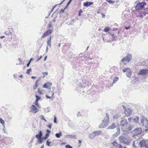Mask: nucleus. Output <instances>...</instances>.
<instances>
[{
    "mask_svg": "<svg viewBox=\"0 0 148 148\" xmlns=\"http://www.w3.org/2000/svg\"><path fill=\"white\" fill-rule=\"evenodd\" d=\"M49 136V134L48 133H47L45 135L44 137H43V139H44V140H46L48 138Z\"/></svg>",
    "mask_w": 148,
    "mask_h": 148,
    "instance_id": "c85d7f7f",
    "label": "nucleus"
},
{
    "mask_svg": "<svg viewBox=\"0 0 148 148\" xmlns=\"http://www.w3.org/2000/svg\"><path fill=\"white\" fill-rule=\"evenodd\" d=\"M130 28V27L128 26V27H125V29L126 30H127V29H129Z\"/></svg>",
    "mask_w": 148,
    "mask_h": 148,
    "instance_id": "680f3d73",
    "label": "nucleus"
},
{
    "mask_svg": "<svg viewBox=\"0 0 148 148\" xmlns=\"http://www.w3.org/2000/svg\"><path fill=\"white\" fill-rule=\"evenodd\" d=\"M106 1L110 3H114V2L111 0H106Z\"/></svg>",
    "mask_w": 148,
    "mask_h": 148,
    "instance_id": "79ce46f5",
    "label": "nucleus"
},
{
    "mask_svg": "<svg viewBox=\"0 0 148 148\" xmlns=\"http://www.w3.org/2000/svg\"><path fill=\"white\" fill-rule=\"evenodd\" d=\"M52 85V84L49 83H47L45 84L43 86L44 88H46L47 89H50Z\"/></svg>",
    "mask_w": 148,
    "mask_h": 148,
    "instance_id": "dca6fc26",
    "label": "nucleus"
},
{
    "mask_svg": "<svg viewBox=\"0 0 148 148\" xmlns=\"http://www.w3.org/2000/svg\"><path fill=\"white\" fill-rule=\"evenodd\" d=\"M77 116H81L80 112H78L77 113Z\"/></svg>",
    "mask_w": 148,
    "mask_h": 148,
    "instance_id": "864d4df0",
    "label": "nucleus"
},
{
    "mask_svg": "<svg viewBox=\"0 0 148 148\" xmlns=\"http://www.w3.org/2000/svg\"><path fill=\"white\" fill-rule=\"evenodd\" d=\"M66 148H72V147L70 146L69 145H66L65 146Z\"/></svg>",
    "mask_w": 148,
    "mask_h": 148,
    "instance_id": "de8ad7c7",
    "label": "nucleus"
},
{
    "mask_svg": "<svg viewBox=\"0 0 148 148\" xmlns=\"http://www.w3.org/2000/svg\"><path fill=\"white\" fill-rule=\"evenodd\" d=\"M106 116L104 118V119L102 120L101 123L99 125V128H104L107 126L109 123V117L108 114L106 113Z\"/></svg>",
    "mask_w": 148,
    "mask_h": 148,
    "instance_id": "7ed1b4c3",
    "label": "nucleus"
},
{
    "mask_svg": "<svg viewBox=\"0 0 148 148\" xmlns=\"http://www.w3.org/2000/svg\"><path fill=\"white\" fill-rule=\"evenodd\" d=\"M52 27V24L50 23L48 25V27L49 28H51Z\"/></svg>",
    "mask_w": 148,
    "mask_h": 148,
    "instance_id": "603ef678",
    "label": "nucleus"
},
{
    "mask_svg": "<svg viewBox=\"0 0 148 148\" xmlns=\"http://www.w3.org/2000/svg\"><path fill=\"white\" fill-rule=\"evenodd\" d=\"M121 120L120 125L121 126V128H124V126L127 125L129 123L127 121V118L125 116H124L122 118H121Z\"/></svg>",
    "mask_w": 148,
    "mask_h": 148,
    "instance_id": "39448f33",
    "label": "nucleus"
},
{
    "mask_svg": "<svg viewBox=\"0 0 148 148\" xmlns=\"http://www.w3.org/2000/svg\"><path fill=\"white\" fill-rule=\"evenodd\" d=\"M4 34H6V35H11L12 34V33L10 32H4Z\"/></svg>",
    "mask_w": 148,
    "mask_h": 148,
    "instance_id": "a19ab883",
    "label": "nucleus"
},
{
    "mask_svg": "<svg viewBox=\"0 0 148 148\" xmlns=\"http://www.w3.org/2000/svg\"><path fill=\"white\" fill-rule=\"evenodd\" d=\"M141 125L145 127L146 128L148 127V121L147 118L142 116L141 120Z\"/></svg>",
    "mask_w": 148,
    "mask_h": 148,
    "instance_id": "423d86ee",
    "label": "nucleus"
},
{
    "mask_svg": "<svg viewBox=\"0 0 148 148\" xmlns=\"http://www.w3.org/2000/svg\"><path fill=\"white\" fill-rule=\"evenodd\" d=\"M120 142L121 143L128 145L130 143V140L128 137V136L126 133H123L121 135L119 138Z\"/></svg>",
    "mask_w": 148,
    "mask_h": 148,
    "instance_id": "f257e3e1",
    "label": "nucleus"
},
{
    "mask_svg": "<svg viewBox=\"0 0 148 148\" xmlns=\"http://www.w3.org/2000/svg\"><path fill=\"white\" fill-rule=\"evenodd\" d=\"M109 29V27H107L104 29V31L105 32H107Z\"/></svg>",
    "mask_w": 148,
    "mask_h": 148,
    "instance_id": "4c0bfd02",
    "label": "nucleus"
},
{
    "mask_svg": "<svg viewBox=\"0 0 148 148\" xmlns=\"http://www.w3.org/2000/svg\"><path fill=\"white\" fill-rule=\"evenodd\" d=\"M44 110L45 112H48L50 111L49 110V107H47L46 108H45L44 109Z\"/></svg>",
    "mask_w": 148,
    "mask_h": 148,
    "instance_id": "e433bc0d",
    "label": "nucleus"
},
{
    "mask_svg": "<svg viewBox=\"0 0 148 148\" xmlns=\"http://www.w3.org/2000/svg\"><path fill=\"white\" fill-rule=\"evenodd\" d=\"M138 117L137 116H136L133 119V121L137 123L138 121Z\"/></svg>",
    "mask_w": 148,
    "mask_h": 148,
    "instance_id": "bb28decb",
    "label": "nucleus"
},
{
    "mask_svg": "<svg viewBox=\"0 0 148 148\" xmlns=\"http://www.w3.org/2000/svg\"><path fill=\"white\" fill-rule=\"evenodd\" d=\"M46 97L47 98V99H49H49H51V97L47 95H46Z\"/></svg>",
    "mask_w": 148,
    "mask_h": 148,
    "instance_id": "4d7b16f0",
    "label": "nucleus"
},
{
    "mask_svg": "<svg viewBox=\"0 0 148 148\" xmlns=\"http://www.w3.org/2000/svg\"><path fill=\"white\" fill-rule=\"evenodd\" d=\"M66 138H75L76 136L75 135L68 134L66 136Z\"/></svg>",
    "mask_w": 148,
    "mask_h": 148,
    "instance_id": "b1692460",
    "label": "nucleus"
},
{
    "mask_svg": "<svg viewBox=\"0 0 148 148\" xmlns=\"http://www.w3.org/2000/svg\"><path fill=\"white\" fill-rule=\"evenodd\" d=\"M93 3L92 2H90L87 1L86 2H85V3H84V5L85 7H88L90 6V5L93 4Z\"/></svg>",
    "mask_w": 148,
    "mask_h": 148,
    "instance_id": "6ab92c4d",
    "label": "nucleus"
},
{
    "mask_svg": "<svg viewBox=\"0 0 148 148\" xmlns=\"http://www.w3.org/2000/svg\"><path fill=\"white\" fill-rule=\"evenodd\" d=\"M42 133L41 131H40L39 132L38 134H37L35 136V137L37 139H40L42 138Z\"/></svg>",
    "mask_w": 148,
    "mask_h": 148,
    "instance_id": "a211bd4d",
    "label": "nucleus"
},
{
    "mask_svg": "<svg viewBox=\"0 0 148 148\" xmlns=\"http://www.w3.org/2000/svg\"><path fill=\"white\" fill-rule=\"evenodd\" d=\"M40 118L42 120H43L45 122H46L47 121L46 119L44 118V116L43 115H41L40 116Z\"/></svg>",
    "mask_w": 148,
    "mask_h": 148,
    "instance_id": "2f4dec72",
    "label": "nucleus"
},
{
    "mask_svg": "<svg viewBox=\"0 0 148 148\" xmlns=\"http://www.w3.org/2000/svg\"><path fill=\"white\" fill-rule=\"evenodd\" d=\"M130 69L128 68H125V69H123V71L125 73V72H126L128 71V70L129 69Z\"/></svg>",
    "mask_w": 148,
    "mask_h": 148,
    "instance_id": "58836bf2",
    "label": "nucleus"
},
{
    "mask_svg": "<svg viewBox=\"0 0 148 148\" xmlns=\"http://www.w3.org/2000/svg\"><path fill=\"white\" fill-rule=\"evenodd\" d=\"M35 97L36 98V100L37 101H38L39 100H40V99H41L40 97L38 95H36Z\"/></svg>",
    "mask_w": 148,
    "mask_h": 148,
    "instance_id": "72a5a7b5",
    "label": "nucleus"
},
{
    "mask_svg": "<svg viewBox=\"0 0 148 148\" xmlns=\"http://www.w3.org/2000/svg\"><path fill=\"white\" fill-rule=\"evenodd\" d=\"M48 47L47 46V47H46V53L48 51Z\"/></svg>",
    "mask_w": 148,
    "mask_h": 148,
    "instance_id": "052dcab7",
    "label": "nucleus"
},
{
    "mask_svg": "<svg viewBox=\"0 0 148 148\" xmlns=\"http://www.w3.org/2000/svg\"><path fill=\"white\" fill-rule=\"evenodd\" d=\"M146 2H142L137 3L136 7L135 8L137 10H140L144 8L145 5H146Z\"/></svg>",
    "mask_w": 148,
    "mask_h": 148,
    "instance_id": "0eeeda50",
    "label": "nucleus"
},
{
    "mask_svg": "<svg viewBox=\"0 0 148 148\" xmlns=\"http://www.w3.org/2000/svg\"><path fill=\"white\" fill-rule=\"evenodd\" d=\"M133 126L130 125V123L127 124V125H126L124 126V128L123 129V127L121 128V130L123 132L129 133L131 132V131Z\"/></svg>",
    "mask_w": 148,
    "mask_h": 148,
    "instance_id": "20e7f679",
    "label": "nucleus"
},
{
    "mask_svg": "<svg viewBox=\"0 0 148 148\" xmlns=\"http://www.w3.org/2000/svg\"><path fill=\"white\" fill-rule=\"evenodd\" d=\"M38 92L39 94L40 95H42V91L40 90L39 89H38Z\"/></svg>",
    "mask_w": 148,
    "mask_h": 148,
    "instance_id": "a18cd8bd",
    "label": "nucleus"
},
{
    "mask_svg": "<svg viewBox=\"0 0 148 148\" xmlns=\"http://www.w3.org/2000/svg\"><path fill=\"white\" fill-rule=\"evenodd\" d=\"M19 77L20 78H23V76L22 75H21L20 76H19Z\"/></svg>",
    "mask_w": 148,
    "mask_h": 148,
    "instance_id": "774afa93",
    "label": "nucleus"
},
{
    "mask_svg": "<svg viewBox=\"0 0 148 148\" xmlns=\"http://www.w3.org/2000/svg\"><path fill=\"white\" fill-rule=\"evenodd\" d=\"M125 112L126 115L128 116L131 114L132 110L131 109L128 108L127 109L125 110Z\"/></svg>",
    "mask_w": 148,
    "mask_h": 148,
    "instance_id": "f3484780",
    "label": "nucleus"
},
{
    "mask_svg": "<svg viewBox=\"0 0 148 148\" xmlns=\"http://www.w3.org/2000/svg\"><path fill=\"white\" fill-rule=\"evenodd\" d=\"M112 144L114 148H122V146L121 145L119 144L116 141L114 140L111 143Z\"/></svg>",
    "mask_w": 148,
    "mask_h": 148,
    "instance_id": "f8f14e48",
    "label": "nucleus"
},
{
    "mask_svg": "<svg viewBox=\"0 0 148 148\" xmlns=\"http://www.w3.org/2000/svg\"><path fill=\"white\" fill-rule=\"evenodd\" d=\"M51 142L49 141L48 140H47L46 141V145L48 146H50V144Z\"/></svg>",
    "mask_w": 148,
    "mask_h": 148,
    "instance_id": "f704fd0d",
    "label": "nucleus"
},
{
    "mask_svg": "<svg viewBox=\"0 0 148 148\" xmlns=\"http://www.w3.org/2000/svg\"><path fill=\"white\" fill-rule=\"evenodd\" d=\"M33 59V58H32L30 59V60H29V62H28V63L27 64V67H28L29 66L31 61Z\"/></svg>",
    "mask_w": 148,
    "mask_h": 148,
    "instance_id": "ea45409f",
    "label": "nucleus"
},
{
    "mask_svg": "<svg viewBox=\"0 0 148 148\" xmlns=\"http://www.w3.org/2000/svg\"><path fill=\"white\" fill-rule=\"evenodd\" d=\"M88 136L90 138H92L95 137V136L93 132L89 135Z\"/></svg>",
    "mask_w": 148,
    "mask_h": 148,
    "instance_id": "393cba45",
    "label": "nucleus"
},
{
    "mask_svg": "<svg viewBox=\"0 0 148 148\" xmlns=\"http://www.w3.org/2000/svg\"><path fill=\"white\" fill-rule=\"evenodd\" d=\"M65 9V8L64 9H62L61 10L60 12V13L61 12H62V13L63 12Z\"/></svg>",
    "mask_w": 148,
    "mask_h": 148,
    "instance_id": "5fc2aeb1",
    "label": "nucleus"
},
{
    "mask_svg": "<svg viewBox=\"0 0 148 148\" xmlns=\"http://www.w3.org/2000/svg\"><path fill=\"white\" fill-rule=\"evenodd\" d=\"M56 18V17H54V19L52 20V21L53 22H55L56 21L55 19Z\"/></svg>",
    "mask_w": 148,
    "mask_h": 148,
    "instance_id": "bf43d9fd",
    "label": "nucleus"
},
{
    "mask_svg": "<svg viewBox=\"0 0 148 148\" xmlns=\"http://www.w3.org/2000/svg\"><path fill=\"white\" fill-rule=\"evenodd\" d=\"M93 132L95 134V136H96L100 135L101 133L102 132L101 130H99L95 131H93Z\"/></svg>",
    "mask_w": 148,
    "mask_h": 148,
    "instance_id": "aec40b11",
    "label": "nucleus"
},
{
    "mask_svg": "<svg viewBox=\"0 0 148 148\" xmlns=\"http://www.w3.org/2000/svg\"><path fill=\"white\" fill-rule=\"evenodd\" d=\"M42 56H41L40 57V58L38 59L37 61H39L42 58Z\"/></svg>",
    "mask_w": 148,
    "mask_h": 148,
    "instance_id": "338daca9",
    "label": "nucleus"
},
{
    "mask_svg": "<svg viewBox=\"0 0 148 148\" xmlns=\"http://www.w3.org/2000/svg\"><path fill=\"white\" fill-rule=\"evenodd\" d=\"M43 75V77H44L45 76L47 75L48 74V73L47 72H44L42 73Z\"/></svg>",
    "mask_w": 148,
    "mask_h": 148,
    "instance_id": "37998d69",
    "label": "nucleus"
},
{
    "mask_svg": "<svg viewBox=\"0 0 148 148\" xmlns=\"http://www.w3.org/2000/svg\"><path fill=\"white\" fill-rule=\"evenodd\" d=\"M32 71V70L31 69H27V71L26 73L27 74H29L30 73V72H31Z\"/></svg>",
    "mask_w": 148,
    "mask_h": 148,
    "instance_id": "c03bdc74",
    "label": "nucleus"
},
{
    "mask_svg": "<svg viewBox=\"0 0 148 148\" xmlns=\"http://www.w3.org/2000/svg\"><path fill=\"white\" fill-rule=\"evenodd\" d=\"M52 126V125L51 124H49L47 126L48 127H49L50 129H51Z\"/></svg>",
    "mask_w": 148,
    "mask_h": 148,
    "instance_id": "6e6d98bb",
    "label": "nucleus"
},
{
    "mask_svg": "<svg viewBox=\"0 0 148 148\" xmlns=\"http://www.w3.org/2000/svg\"><path fill=\"white\" fill-rule=\"evenodd\" d=\"M142 132V129L141 128H137L132 132V133L134 136H137L140 134Z\"/></svg>",
    "mask_w": 148,
    "mask_h": 148,
    "instance_id": "1a4fd4ad",
    "label": "nucleus"
},
{
    "mask_svg": "<svg viewBox=\"0 0 148 148\" xmlns=\"http://www.w3.org/2000/svg\"><path fill=\"white\" fill-rule=\"evenodd\" d=\"M40 80V79H38L36 80V81L35 83V85L33 86V88L34 90H35L36 89V88L38 87V85L37 84V83Z\"/></svg>",
    "mask_w": 148,
    "mask_h": 148,
    "instance_id": "5701e85b",
    "label": "nucleus"
},
{
    "mask_svg": "<svg viewBox=\"0 0 148 148\" xmlns=\"http://www.w3.org/2000/svg\"><path fill=\"white\" fill-rule=\"evenodd\" d=\"M4 127V128H3V131H4V132L5 133H6L7 131L5 130V125H4V126H3Z\"/></svg>",
    "mask_w": 148,
    "mask_h": 148,
    "instance_id": "8fccbe9b",
    "label": "nucleus"
},
{
    "mask_svg": "<svg viewBox=\"0 0 148 148\" xmlns=\"http://www.w3.org/2000/svg\"><path fill=\"white\" fill-rule=\"evenodd\" d=\"M31 78H32V79H36V77L34 76H32L31 77Z\"/></svg>",
    "mask_w": 148,
    "mask_h": 148,
    "instance_id": "0e129e2a",
    "label": "nucleus"
},
{
    "mask_svg": "<svg viewBox=\"0 0 148 148\" xmlns=\"http://www.w3.org/2000/svg\"><path fill=\"white\" fill-rule=\"evenodd\" d=\"M132 59V55L131 54L128 53L126 56L123 58L121 62H125V61L128 63L130 62Z\"/></svg>",
    "mask_w": 148,
    "mask_h": 148,
    "instance_id": "6e6552de",
    "label": "nucleus"
},
{
    "mask_svg": "<svg viewBox=\"0 0 148 148\" xmlns=\"http://www.w3.org/2000/svg\"><path fill=\"white\" fill-rule=\"evenodd\" d=\"M55 136L57 138H60L61 136L62 135L61 132H60L59 133H56L55 134Z\"/></svg>",
    "mask_w": 148,
    "mask_h": 148,
    "instance_id": "a878e982",
    "label": "nucleus"
},
{
    "mask_svg": "<svg viewBox=\"0 0 148 148\" xmlns=\"http://www.w3.org/2000/svg\"><path fill=\"white\" fill-rule=\"evenodd\" d=\"M115 127H117V132L116 133L113 135V136L116 137L119 136L120 133V129L119 127V124L117 123H113L111 125L108 126V129H113Z\"/></svg>",
    "mask_w": 148,
    "mask_h": 148,
    "instance_id": "f03ea898",
    "label": "nucleus"
},
{
    "mask_svg": "<svg viewBox=\"0 0 148 148\" xmlns=\"http://www.w3.org/2000/svg\"><path fill=\"white\" fill-rule=\"evenodd\" d=\"M54 121H53L55 123H57V119L56 118V117L55 116H54Z\"/></svg>",
    "mask_w": 148,
    "mask_h": 148,
    "instance_id": "09e8293b",
    "label": "nucleus"
},
{
    "mask_svg": "<svg viewBox=\"0 0 148 148\" xmlns=\"http://www.w3.org/2000/svg\"><path fill=\"white\" fill-rule=\"evenodd\" d=\"M83 11H82L81 9L80 10L79 12L78 15L79 16H80L81 15V13H82Z\"/></svg>",
    "mask_w": 148,
    "mask_h": 148,
    "instance_id": "49530a36",
    "label": "nucleus"
},
{
    "mask_svg": "<svg viewBox=\"0 0 148 148\" xmlns=\"http://www.w3.org/2000/svg\"><path fill=\"white\" fill-rule=\"evenodd\" d=\"M52 93V96H51V98H53V97H54L53 96V95H54V93L53 92H51Z\"/></svg>",
    "mask_w": 148,
    "mask_h": 148,
    "instance_id": "69168bd1",
    "label": "nucleus"
},
{
    "mask_svg": "<svg viewBox=\"0 0 148 148\" xmlns=\"http://www.w3.org/2000/svg\"><path fill=\"white\" fill-rule=\"evenodd\" d=\"M83 56V54H82V53H80L79 54V57H82Z\"/></svg>",
    "mask_w": 148,
    "mask_h": 148,
    "instance_id": "e2e57ef3",
    "label": "nucleus"
},
{
    "mask_svg": "<svg viewBox=\"0 0 148 148\" xmlns=\"http://www.w3.org/2000/svg\"><path fill=\"white\" fill-rule=\"evenodd\" d=\"M148 73V70L145 69L140 70L138 72L139 75H143Z\"/></svg>",
    "mask_w": 148,
    "mask_h": 148,
    "instance_id": "4468645a",
    "label": "nucleus"
},
{
    "mask_svg": "<svg viewBox=\"0 0 148 148\" xmlns=\"http://www.w3.org/2000/svg\"><path fill=\"white\" fill-rule=\"evenodd\" d=\"M51 36H50L47 42V45H48L50 47H51Z\"/></svg>",
    "mask_w": 148,
    "mask_h": 148,
    "instance_id": "4be33fe9",
    "label": "nucleus"
},
{
    "mask_svg": "<svg viewBox=\"0 0 148 148\" xmlns=\"http://www.w3.org/2000/svg\"><path fill=\"white\" fill-rule=\"evenodd\" d=\"M0 122L2 125L3 126L4 125V121L1 118H0Z\"/></svg>",
    "mask_w": 148,
    "mask_h": 148,
    "instance_id": "7c9ffc66",
    "label": "nucleus"
},
{
    "mask_svg": "<svg viewBox=\"0 0 148 148\" xmlns=\"http://www.w3.org/2000/svg\"><path fill=\"white\" fill-rule=\"evenodd\" d=\"M141 140L139 139L135 140L133 143V146L135 147H141Z\"/></svg>",
    "mask_w": 148,
    "mask_h": 148,
    "instance_id": "9b49d317",
    "label": "nucleus"
},
{
    "mask_svg": "<svg viewBox=\"0 0 148 148\" xmlns=\"http://www.w3.org/2000/svg\"><path fill=\"white\" fill-rule=\"evenodd\" d=\"M38 101H37L36 100H35L34 104L36 105H38Z\"/></svg>",
    "mask_w": 148,
    "mask_h": 148,
    "instance_id": "3c124183",
    "label": "nucleus"
},
{
    "mask_svg": "<svg viewBox=\"0 0 148 148\" xmlns=\"http://www.w3.org/2000/svg\"><path fill=\"white\" fill-rule=\"evenodd\" d=\"M53 32L51 29H49L47 30L44 33L42 36V38H44L45 36H47L49 34H51Z\"/></svg>",
    "mask_w": 148,
    "mask_h": 148,
    "instance_id": "2eb2a0df",
    "label": "nucleus"
},
{
    "mask_svg": "<svg viewBox=\"0 0 148 148\" xmlns=\"http://www.w3.org/2000/svg\"><path fill=\"white\" fill-rule=\"evenodd\" d=\"M30 112L33 113H36L38 112V110L34 105H32L31 106V109Z\"/></svg>",
    "mask_w": 148,
    "mask_h": 148,
    "instance_id": "ddd939ff",
    "label": "nucleus"
},
{
    "mask_svg": "<svg viewBox=\"0 0 148 148\" xmlns=\"http://www.w3.org/2000/svg\"><path fill=\"white\" fill-rule=\"evenodd\" d=\"M121 116V115H120L117 114L114 116V118L116 119H117L120 117Z\"/></svg>",
    "mask_w": 148,
    "mask_h": 148,
    "instance_id": "c756f323",
    "label": "nucleus"
},
{
    "mask_svg": "<svg viewBox=\"0 0 148 148\" xmlns=\"http://www.w3.org/2000/svg\"><path fill=\"white\" fill-rule=\"evenodd\" d=\"M119 78L117 77H116L114 78L113 81V84H114L115 83H116L118 80Z\"/></svg>",
    "mask_w": 148,
    "mask_h": 148,
    "instance_id": "473e14b6",
    "label": "nucleus"
},
{
    "mask_svg": "<svg viewBox=\"0 0 148 148\" xmlns=\"http://www.w3.org/2000/svg\"><path fill=\"white\" fill-rule=\"evenodd\" d=\"M47 132L48 134L50 133L51 132V131L49 130H47Z\"/></svg>",
    "mask_w": 148,
    "mask_h": 148,
    "instance_id": "13d9d810",
    "label": "nucleus"
},
{
    "mask_svg": "<svg viewBox=\"0 0 148 148\" xmlns=\"http://www.w3.org/2000/svg\"><path fill=\"white\" fill-rule=\"evenodd\" d=\"M141 143V148H148V139L142 140Z\"/></svg>",
    "mask_w": 148,
    "mask_h": 148,
    "instance_id": "9d476101",
    "label": "nucleus"
},
{
    "mask_svg": "<svg viewBox=\"0 0 148 148\" xmlns=\"http://www.w3.org/2000/svg\"><path fill=\"white\" fill-rule=\"evenodd\" d=\"M131 71L130 69H129L126 73L127 76L128 77H131Z\"/></svg>",
    "mask_w": 148,
    "mask_h": 148,
    "instance_id": "412c9836",
    "label": "nucleus"
},
{
    "mask_svg": "<svg viewBox=\"0 0 148 148\" xmlns=\"http://www.w3.org/2000/svg\"><path fill=\"white\" fill-rule=\"evenodd\" d=\"M38 139V142L39 143L41 144L43 142V140L44 139H43V138H40V139Z\"/></svg>",
    "mask_w": 148,
    "mask_h": 148,
    "instance_id": "cd10ccee",
    "label": "nucleus"
},
{
    "mask_svg": "<svg viewBox=\"0 0 148 148\" xmlns=\"http://www.w3.org/2000/svg\"><path fill=\"white\" fill-rule=\"evenodd\" d=\"M72 0H69L66 4V6L65 8V9H66L69 5L70 4Z\"/></svg>",
    "mask_w": 148,
    "mask_h": 148,
    "instance_id": "c9c22d12",
    "label": "nucleus"
}]
</instances>
